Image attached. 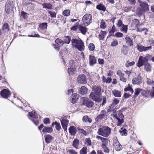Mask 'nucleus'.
<instances>
[{
  "label": "nucleus",
  "mask_w": 154,
  "mask_h": 154,
  "mask_svg": "<svg viewBox=\"0 0 154 154\" xmlns=\"http://www.w3.org/2000/svg\"><path fill=\"white\" fill-rule=\"evenodd\" d=\"M93 89L95 94L91 93L90 95V98L95 100L96 102H100L102 99L98 95L100 94V87L99 86L95 85L93 87Z\"/></svg>",
  "instance_id": "1"
},
{
  "label": "nucleus",
  "mask_w": 154,
  "mask_h": 154,
  "mask_svg": "<svg viewBox=\"0 0 154 154\" xmlns=\"http://www.w3.org/2000/svg\"><path fill=\"white\" fill-rule=\"evenodd\" d=\"M139 5L141 7V9H138L137 11V14L139 15H142L146 12L149 11V6L148 4L140 0H137Z\"/></svg>",
  "instance_id": "2"
},
{
  "label": "nucleus",
  "mask_w": 154,
  "mask_h": 154,
  "mask_svg": "<svg viewBox=\"0 0 154 154\" xmlns=\"http://www.w3.org/2000/svg\"><path fill=\"white\" fill-rule=\"evenodd\" d=\"M72 43L73 46L77 48L80 51L84 50L85 47L83 41L80 39H72Z\"/></svg>",
  "instance_id": "3"
},
{
  "label": "nucleus",
  "mask_w": 154,
  "mask_h": 154,
  "mask_svg": "<svg viewBox=\"0 0 154 154\" xmlns=\"http://www.w3.org/2000/svg\"><path fill=\"white\" fill-rule=\"evenodd\" d=\"M28 118L36 125L39 123L38 117L39 115L34 112H29Z\"/></svg>",
  "instance_id": "4"
},
{
  "label": "nucleus",
  "mask_w": 154,
  "mask_h": 154,
  "mask_svg": "<svg viewBox=\"0 0 154 154\" xmlns=\"http://www.w3.org/2000/svg\"><path fill=\"white\" fill-rule=\"evenodd\" d=\"M92 20V16L90 14H85L82 18V21L84 25L87 26L91 23Z\"/></svg>",
  "instance_id": "5"
},
{
  "label": "nucleus",
  "mask_w": 154,
  "mask_h": 154,
  "mask_svg": "<svg viewBox=\"0 0 154 154\" xmlns=\"http://www.w3.org/2000/svg\"><path fill=\"white\" fill-rule=\"evenodd\" d=\"M14 7L13 1L8 0L6 2L5 5V11L7 14H10L12 12Z\"/></svg>",
  "instance_id": "6"
},
{
  "label": "nucleus",
  "mask_w": 154,
  "mask_h": 154,
  "mask_svg": "<svg viewBox=\"0 0 154 154\" xmlns=\"http://www.w3.org/2000/svg\"><path fill=\"white\" fill-rule=\"evenodd\" d=\"M11 94L10 91L6 89H3L0 92V95L1 96L5 98H7L10 97Z\"/></svg>",
  "instance_id": "7"
},
{
  "label": "nucleus",
  "mask_w": 154,
  "mask_h": 154,
  "mask_svg": "<svg viewBox=\"0 0 154 154\" xmlns=\"http://www.w3.org/2000/svg\"><path fill=\"white\" fill-rule=\"evenodd\" d=\"M137 48L140 52H142L151 49L152 48V46H150L148 47H146L141 45L137 44Z\"/></svg>",
  "instance_id": "8"
},
{
  "label": "nucleus",
  "mask_w": 154,
  "mask_h": 154,
  "mask_svg": "<svg viewBox=\"0 0 154 154\" xmlns=\"http://www.w3.org/2000/svg\"><path fill=\"white\" fill-rule=\"evenodd\" d=\"M77 82L81 84H85L87 83L86 77L84 74L79 75L77 79Z\"/></svg>",
  "instance_id": "9"
},
{
  "label": "nucleus",
  "mask_w": 154,
  "mask_h": 154,
  "mask_svg": "<svg viewBox=\"0 0 154 154\" xmlns=\"http://www.w3.org/2000/svg\"><path fill=\"white\" fill-rule=\"evenodd\" d=\"M113 146L115 150L117 151L121 150L122 146L117 140H116L114 142Z\"/></svg>",
  "instance_id": "10"
},
{
  "label": "nucleus",
  "mask_w": 154,
  "mask_h": 154,
  "mask_svg": "<svg viewBox=\"0 0 154 154\" xmlns=\"http://www.w3.org/2000/svg\"><path fill=\"white\" fill-rule=\"evenodd\" d=\"M146 62L147 63V61H146V60L144 57L140 56L139 57L138 61L137 63V66L138 67H140L143 65H144V63Z\"/></svg>",
  "instance_id": "11"
},
{
  "label": "nucleus",
  "mask_w": 154,
  "mask_h": 154,
  "mask_svg": "<svg viewBox=\"0 0 154 154\" xmlns=\"http://www.w3.org/2000/svg\"><path fill=\"white\" fill-rule=\"evenodd\" d=\"M83 104L84 105L89 108L92 107L94 105L93 102L87 98H85L83 100Z\"/></svg>",
  "instance_id": "12"
},
{
  "label": "nucleus",
  "mask_w": 154,
  "mask_h": 154,
  "mask_svg": "<svg viewBox=\"0 0 154 154\" xmlns=\"http://www.w3.org/2000/svg\"><path fill=\"white\" fill-rule=\"evenodd\" d=\"M142 78L139 75H138L136 77L133 79L132 82L134 85H138L142 83Z\"/></svg>",
  "instance_id": "13"
},
{
  "label": "nucleus",
  "mask_w": 154,
  "mask_h": 154,
  "mask_svg": "<svg viewBox=\"0 0 154 154\" xmlns=\"http://www.w3.org/2000/svg\"><path fill=\"white\" fill-rule=\"evenodd\" d=\"M116 74L119 76L120 79L121 81L124 82H126L127 79L124 77V73H122L121 71L118 70Z\"/></svg>",
  "instance_id": "14"
},
{
  "label": "nucleus",
  "mask_w": 154,
  "mask_h": 154,
  "mask_svg": "<svg viewBox=\"0 0 154 154\" xmlns=\"http://www.w3.org/2000/svg\"><path fill=\"white\" fill-rule=\"evenodd\" d=\"M97 133L99 135L106 137V127L104 126L100 128L98 130Z\"/></svg>",
  "instance_id": "15"
},
{
  "label": "nucleus",
  "mask_w": 154,
  "mask_h": 154,
  "mask_svg": "<svg viewBox=\"0 0 154 154\" xmlns=\"http://www.w3.org/2000/svg\"><path fill=\"white\" fill-rule=\"evenodd\" d=\"M61 123L62 128L64 131H67V125L69 123L68 121L65 119H62L61 121Z\"/></svg>",
  "instance_id": "16"
},
{
  "label": "nucleus",
  "mask_w": 154,
  "mask_h": 154,
  "mask_svg": "<svg viewBox=\"0 0 154 154\" xmlns=\"http://www.w3.org/2000/svg\"><path fill=\"white\" fill-rule=\"evenodd\" d=\"M96 138L98 140H100L102 142L104 143L102 145V147L103 148L104 152H106V143H105V141L106 140V139L105 138L102 137H101L97 136H96Z\"/></svg>",
  "instance_id": "17"
},
{
  "label": "nucleus",
  "mask_w": 154,
  "mask_h": 154,
  "mask_svg": "<svg viewBox=\"0 0 154 154\" xmlns=\"http://www.w3.org/2000/svg\"><path fill=\"white\" fill-rule=\"evenodd\" d=\"M102 112L103 113L97 116L95 118V120L96 122H99L105 117V110H102Z\"/></svg>",
  "instance_id": "18"
},
{
  "label": "nucleus",
  "mask_w": 154,
  "mask_h": 154,
  "mask_svg": "<svg viewBox=\"0 0 154 154\" xmlns=\"http://www.w3.org/2000/svg\"><path fill=\"white\" fill-rule=\"evenodd\" d=\"M89 58V63L90 66H93L96 63V59L94 56L90 55Z\"/></svg>",
  "instance_id": "19"
},
{
  "label": "nucleus",
  "mask_w": 154,
  "mask_h": 154,
  "mask_svg": "<svg viewBox=\"0 0 154 154\" xmlns=\"http://www.w3.org/2000/svg\"><path fill=\"white\" fill-rule=\"evenodd\" d=\"M79 95L76 93H73L72 95L71 102L72 103H76L78 99L79 98Z\"/></svg>",
  "instance_id": "20"
},
{
  "label": "nucleus",
  "mask_w": 154,
  "mask_h": 154,
  "mask_svg": "<svg viewBox=\"0 0 154 154\" xmlns=\"http://www.w3.org/2000/svg\"><path fill=\"white\" fill-rule=\"evenodd\" d=\"M69 131L71 135H74L77 132V130L74 126H72L69 128Z\"/></svg>",
  "instance_id": "21"
},
{
  "label": "nucleus",
  "mask_w": 154,
  "mask_h": 154,
  "mask_svg": "<svg viewBox=\"0 0 154 154\" xmlns=\"http://www.w3.org/2000/svg\"><path fill=\"white\" fill-rule=\"evenodd\" d=\"M43 8L51 10L53 8V5L50 3H44L42 4Z\"/></svg>",
  "instance_id": "22"
},
{
  "label": "nucleus",
  "mask_w": 154,
  "mask_h": 154,
  "mask_svg": "<svg viewBox=\"0 0 154 154\" xmlns=\"http://www.w3.org/2000/svg\"><path fill=\"white\" fill-rule=\"evenodd\" d=\"M125 39L126 40V43L128 45L131 46H133V43L132 41L129 36L128 35L126 36L125 38Z\"/></svg>",
  "instance_id": "23"
},
{
  "label": "nucleus",
  "mask_w": 154,
  "mask_h": 154,
  "mask_svg": "<svg viewBox=\"0 0 154 154\" xmlns=\"http://www.w3.org/2000/svg\"><path fill=\"white\" fill-rule=\"evenodd\" d=\"M72 146L76 149H79V141L77 139H75L72 142Z\"/></svg>",
  "instance_id": "24"
},
{
  "label": "nucleus",
  "mask_w": 154,
  "mask_h": 154,
  "mask_svg": "<svg viewBox=\"0 0 154 154\" xmlns=\"http://www.w3.org/2000/svg\"><path fill=\"white\" fill-rule=\"evenodd\" d=\"M88 89L84 86H82L80 89L79 93L82 95L85 94L87 92Z\"/></svg>",
  "instance_id": "25"
},
{
  "label": "nucleus",
  "mask_w": 154,
  "mask_h": 154,
  "mask_svg": "<svg viewBox=\"0 0 154 154\" xmlns=\"http://www.w3.org/2000/svg\"><path fill=\"white\" fill-rule=\"evenodd\" d=\"M75 68L74 66L72 65L69 68H68V72L69 74L70 75H73L75 71Z\"/></svg>",
  "instance_id": "26"
},
{
  "label": "nucleus",
  "mask_w": 154,
  "mask_h": 154,
  "mask_svg": "<svg viewBox=\"0 0 154 154\" xmlns=\"http://www.w3.org/2000/svg\"><path fill=\"white\" fill-rule=\"evenodd\" d=\"M79 30L82 34L85 35L87 31V28L84 26L80 25L79 27Z\"/></svg>",
  "instance_id": "27"
},
{
  "label": "nucleus",
  "mask_w": 154,
  "mask_h": 154,
  "mask_svg": "<svg viewBox=\"0 0 154 154\" xmlns=\"http://www.w3.org/2000/svg\"><path fill=\"white\" fill-rule=\"evenodd\" d=\"M2 29L3 32H4V33H6L8 32L9 30L8 24L7 23L4 24L3 26Z\"/></svg>",
  "instance_id": "28"
},
{
  "label": "nucleus",
  "mask_w": 154,
  "mask_h": 154,
  "mask_svg": "<svg viewBox=\"0 0 154 154\" xmlns=\"http://www.w3.org/2000/svg\"><path fill=\"white\" fill-rule=\"evenodd\" d=\"M53 131L52 128L51 127H47L45 126L44 127V128L42 130V132L44 133H50Z\"/></svg>",
  "instance_id": "29"
},
{
  "label": "nucleus",
  "mask_w": 154,
  "mask_h": 154,
  "mask_svg": "<svg viewBox=\"0 0 154 154\" xmlns=\"http://www.w3.org/2000/svg\"><path fill=\"white\" fill-rule=\"evenodd\" d=\"M45 140L46 143H49L52 140V137L50 135L48 134L45 136Z\"/></svg>",
  "instance_id": "30"
},
{
  "label": "nucleus",
  "mask_w": 154,
  "mask_h": 154,
  "mask_svg": "<svg viewBox=\"0 0 154 154\" xmlns=\"http://www.w3.org/2000/svg\"><path fill=\"white\" fill-rule=\"evenodd\" d=\"M112 92L113 95L115 97H120L121 96V93L120 91L115 90Z\"/></svg>",
  "instance_id": "31"
},
{
  "label": "nucleus",
  "mask_w": 154,
  "mask_h": 154,
  "mask_svg": "<svg viewBox=\"0 0 154 154\" xmlns=\"http://www.w3.org/2000/svg\"><path fill=\"white\" fill-rule=\"evenodd\" d=\"M144 69L147 72H150L151 70V66L149 63H146L144 64Z\"/></svg>",
  "instance_id": "32"
},
{
  "label": "nucleus",
  "mask_w": 154,
  "mask_h": 154,
  "mask_svg": "<svg viewBox=\"0 0 154 154\" xmlns=\"http://www.w3.org/2000/svg\"><path fill=\"white\" fill-rule=\"evenodd\" d=\"M96 8L99 10H102L105 11L106 8L105 6L102 4H100L96 6Z\"/></svg>",
  "instance_id": "33"
},
{
  "label": "nucleus",
  "mask_w": 154,
  "mask_h": 154,
  "mask_svg": "<svg viewBox=\"0 0 154 154\" xmlns=\"http://www.w3.org/2000/svg\"><path fill=\"white\" fill-rule=\"evenodd\" d=\"M106 35V32L101 31L99 35V39L100 40H103Z\"/></svg>",
  "instance_id": "34"
},
{
  "label": "nucleus",
  "mask_w": 154,
  "mask_h": 154,
  "mask_svg": "<svg viewBox=\"0 0 154 154\" xmlns=\"http://www.w3.org/2000/svg\"><path fill=\"white\" fill-rule=\"evenodd\" d=\"M82 120L84 122H89L91 123L92 122V119L90 118H89L87 116H85L83 117Z\"/></svg>",
  "instance_id": "35"
},
{
  "label": "nucleus",
  "mask_w": 154,
  "mask_h": 154,
  "mask_svg": "<svg viewBox=\"0 0 154 154\" xmlns=\"http://www.w3.org/2000/svg\"><path fill=\"white\" fill-rule=\"evenodd\" d=\"M87 148L86 146H84L80 150V154H87L88 152Z\"/></svg>",
  "instance_id": "36"
},
{
  "label": "nucleus",
  "mask_w": 154,
  "mask_h": 154,
  "mask_svg": "<svg viewBox=\"0 0 154 154\" xmlns=\"http://www.w3.org/2000/svg\"><path fill=\"white\" fill-rule=\"evenodd\" d=\"M127 130L124 128H121L119 131V132L122 135H127Z\"/></svg>",
  "instance_id": "37"
},
{
  "label": "nucleus",
  "mask_w": 154,
  "mask_h": 154,
  "mask_svg": "<svg viewBox=\"0 0 154 154\" xmlns=\"http://www.w3.org/2000/svg\"><path fill=\"white\" fill-rule=\"evenodd\" d=\"M48 27V24L47 23H44L40 24L39 25V28L42 29H46Z\"/></svg>",
  "instance_id": "38"
},
{
  "label": "nucleus",
  "mask_w": 154,
  "mask_h": 154,
  "mask_svg": "<svg viewBox=\"0 0 154 154\" xmlns=\"http://www.w3.org/2000/svg\"><path fill=\"white\" fill-rule=\"evenodd\" d=\"M56 125V129L57 131H59L61 128V127L60 124L59 123H58L57 122H53L52 124V126H54V125Z\"/></svg>",
  "instance_id": "39"
},
{
  "label": "nucleus",
  "mask_w": 154,
  "mask_h": 154,
  "mask_svg": "<svg viewBox=\"0 0 154 154\" xmlns=\"http://www.w3.org/2000/svg\"><path fill=\"white\" fill-rule=\"evenodd\" d=\"M128 52V47L125 45H123V48L121 51L122 53L124 54H126Z\"/></svg>",
  "instance_id": "40"
},
{
  "label": "nucleus",
  "mask_w": 154,
  "mask_h": 154,
  "mask_svg": "<svg viewBox=\"0 0 154 154\" xmlns=\"http://www.w3.org/2000/svg\"><path fill=\"white\" fill-rule=\"evenodd\" d=\"M71 41V37L70 36H65L64 38V42L65 43L69 44Z\"/></svg>",
  "instance_id": "41"
},
{
  "label": "nucleus",
  "mask_w": 154,
  "mask_h": 154,
  "mask_svg": "<svg viewBox=\"0 0 154 154\" xmlns=\"http://www.w3.org/2000/svg\"><path fill=\"white\" fill-rule=\"evenodd\" d=\"M55 42L58 45H63L64 43V42L61 39L57 38L55 40Z\"/></svg>",
  "instance_id": "42"
},
{
  "label": "nucleus",
  "mask_w": 154,
  "mask_h": 154,
  "mask_svg": "<svg viewBox=\"0 0 154 154\" xmlns=\"http://www.w3.org/2000/svg\"><path fill=\"white\" fill-rule=\"evenodd\" d=\"M141 89L140 88H136L134 90L135 93L134 97H137L139 94L140 92L141 91Z\"/></svg>",
  "instance_id": "43"
},
{
  "label": "nucleus",
  "mask_w": 154,
  "mask_h": 154,
  "mask_svg": "<svg viewBox=\"0 0 154 154\" xmlns=\"http://www.w3.org/2000/svg\"><path fill=\"white\" fill-rule=\"evenodd\" d=\"M146 83L147 85H154V81L148 78H147Z\"/></svg>",
  "instance_id": "44"
},
{
  "label": "nucleus",
  "mask_w": 154,
  "mask_h": 154,
  "mask_svg": "<svg viewBox=\"0 0 154 154\" xmlns=\"http://www.w3.org/2000/svg\"><path fill=\"white\" fill-rule=\"evenodd\" d=\"M132 23L135 25L136 27L139 26V22L138 19H134L133 20Z\"/></svg>",
  "instance_id": "45"
},
{
  "label": "nucleus",
  "mask_w": 154,
  "mask_h": 154,
  "mask_svg": "<svg viewBox=\"0 0 154 154\" xmlns=\"http://www.w3.org/2000/svg\"><path fill=\"white\" fill-rule=\"evenodd\" d=\"M88 48L90 51H93L95 49L94 45L92 43H91L89 45Z\"/></svg>",
  "instance_id": "46"
},
{
  "label": "nucleus",
  "mask_w": 154,
  "mask_h": 154,
  "mask_svg": "<svg viewBox=\"0 0 154 154\" xmlns=\"http://www.w3.org/2000/svg\"><path fill=\"white\" fill-rule=\"evenodd\" d=\"M124 91H129L131 92L132 94L134 92L133 90L131 87L129 86V84L128 85V87L125 88Z\"/></svg>",
  "instance_id": "47"
},
{
  "label": "nucleus",
  "mask_w": 154,
  "mask_h": 154,
  "mask_svg": "<svg viewBox=\"0 0 154 154\" xmlns=\"http://www.w3.org/2000/svg\"><path fill=\"white\" fill-rule=\"evenodd\" d=\"M105 22L104 20H102L101 22L100 27L103 29H104L106 27Z\"/></svg>",
  "instance_id": "48"
},
{
  "label": "nucleus",
  "mask_w": 154,
  "mask_h": 154,
  "mask_svg": "<svg viewBox=\"0 0 154 154\" xmlns=\"http://www.w3.org/2000/svg\"><path fill=\"white\" fill-rule=\"evenodd\" d=\"M85 143V144H87L88 146H91V143L90 139V138L86 139Z\"/></svg>",
  "instance_id": "49"
},
{
  "label": "nucleus",
  "mask_w": 154,
  "mask_h": 154,
  "mask_svg": "<svg viewBox=\"0 0 154 154\" xmlns=\"http://www.w3.org/2000/svg\"><path fill=\"white\" fill-rule=\"evenodd\" d=\"M29 14L27 13H26L25 12L23 11L21 12V15L22 17L25 19L29 15Z\"/></svg>",
  "instance_id": "50"
},
{
  "label": "nucleus",
  "mask_w": 154,
  "mask_h": 154,
  "mask_svg": "<svg viewBox=\"0 0 154 154\" xmlns=\"http://www.w3.org/2000/svg\"><path fill=\"white\" fill-rule=\"evenodd\" d=\"M63 15L66 16H69L70 14V12L68 10H65L63 13Z\"/></svg>",
  "instance_id": "51"
},
{
  "label": "nucleus",
  "mask_w": 154,
  "mask_h": 154,
  "mask_svg": "<svg viewBox=\"0 0 154 154\" xmlns=\"http://www.w3.org/2000/svg\"><path fill=\"white\" fill-rule=\"evenodd\" d=\"M68 152L70 154H78L75 150L72 149L68 150Z\"/></svg>",
  "instance_id": "52"
},
{
  "label": "nucleus",
  "mask_w": 154,
  "mask_h": 154,
  "mask_svg": "<svg viewBox=\"0 0 154 154\" xmlns=\"http://www.w3.org/2000/svg\"><path fill=\"white\" fill-rule=\"evenodd\" d=\"M48 13L50 15L51 17L55 18L56 17V14L55 12H53L50 11H48Z\"/></svg>",
  "instance_id": "53"
},
{
  "label": "nucleus",
  "mask_w": 154,
  "mask_h": 154,
  "mask_svg": "<svg viewBox=\"0 0 154 154\" xmlns=\"http://www.w3.org/2000/svg\"><path fill=\"white\" fill-rule=\"evenodd\" d=\"M121 29V31H124L125 33H126L127 32V27L126 26H125L124 25H123Z\"/></svg>",
  "instance_id": "54"
},
{
  "label": "nucleus",
  "mask_w": 154,
  "mask_h": 154,
  "mask_svg": "<svg viewBox=\"0 0 154 154\" xmlns=\"http://www.w3.org/2000/svg\"><path fill=\"white\" fill-rule=\"evenodd\" d=\"M123 34L121 32H118L116 33L115 36L117 37H121L123 36Z\"/></svg>",
  "instance_id": "55"
},
{
  "label": "nucleus",
  "mask_w": 154,
  "mask_h": 154,
  "mask_svg": "<svg viewBox=\"0 0 154 154\" xmlns=\"http://www.w3.org/2000/svg\"><path fill=\"white\" fill-rule=\"evenodd\" d=\"M79 133L83 134V135H87V133L84 130H83L82 129H78Z\"/></svg>",
  "instance_id": "56"
},
{
  "label": "nucleus",
  "mask_w": 154,
  "mask_h": 154,
  "mask_svg": "<svg viewBox=\"0 0 154 154\" xmlns=\"http://www.w3.org/2000/svg\"><path fill=\"white\" fill-rule=\"evenodd\" d=\"M124 122L123 119H121L119 118L118 120V123L117 125L118 126H119L121 125Z\"/></svg>",
  "instance_id": "57"
},
{
  "label": "nucleus",
  "mask_w": 154,
  "mask_h": 154,
  "mask_svg": "<svg viewBox=\"0 0 154 154\" xmlns=\"http://www.w3.org/2000/svg\"><path fill=\"white\" fill-rule=\"evenodd\" d=\"M151 57V56H150L149 54H147L145 57H144L146 60V61L147 62L148 60H150Z\"/></svg>",
  "instance_id": "58"
},
{
  "label": "nucleus",
  "mask_w": 154,
  "mask_h": 154,
  "mask_svg": "<svg viewBox=\"0 0 154 154\" xmlns=\"http://www.w3.org/2000/svg\"><path fill=\"white\" fill-rule=\"evenodd\" d=\"M111 129L108 127H106V137L108 136L111 133Z\"/></svg>",
  "instance_id": "59"
},
{
  "label": "nucleus",
  "mask_w": 154,
  "mask_h": 154,
  "mask_svg": "<svg viewBox=\"0 0 154 154\" xmlns=\"http://www.w3.org/2000/svg\"><path fill=\"white\" fill-rule=\"evenodd\" d=\"M78 27V25L77 24H76L75 26L71 27V29L73 31H75L77 30Z\"/></svg>",
  "instance_id": "60"
},
{
  "label": "nucleus",
  "mask_w": 154,
  "mask_h": 154,
  "mask_svg": "<svg viewBox=\"0 0 154 154\" xmlns=\"http://www.w3.org/2000/svg\"><path fill=\"white\" fill-rule=\"evenodd\" d=\"M44 123L45 124H47L50 123V120L49 118H45L44 120Z\"/></svg>",
  "instance_id": "61"
},
{
  "label": "nucleus",
  "mask_w": 154,
  "mask_h": 154,
  "mask_svg": "<svg viewBox=\"0 0 154 154\" xmlns=\"http://www.w3.org/2000/svg\"><path fill=\"white\" fill-rule=\"evenodd\" d=\"M123 24L122 23V21L121 20H119L117 24V26L118 27H121L122 26H123Z\"/></svg>",
  "instance_id": "62"
},
{
  "label": "nucleus",
  "mask_w": 154,
  "mask_h": 154,
  "mask_svg": "<svg viewBox=\"0 0 154 154\" xmlns=\"http://www.w3.org/2000/svg\"><path fill=\"white\" fill-rule=\"evenodd\" d=\"M119 100L116 98H115L113 101L112 104L116 105L119 103Z\"/></svg>",
  "instance_id": "63"
},
{
  "label": "nucleus",
  "mask_w": 154,
  "mask_h": 154,
  "mask_svg": "<svg viewBox=\"0 0 154 154\" xmlns=\"http://www.w3.org/2000/svg\"><path fill=\"white\" fill-rule=\"evenodd\" d=\"M131 5H135L136 2V0H127Z\"/></svg>",
  "instance_id": "64"
}]
</instances>
